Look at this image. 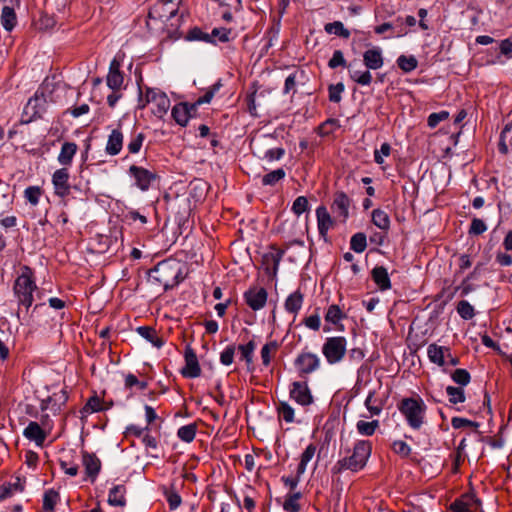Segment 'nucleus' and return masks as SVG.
<instances>
[{
    "label": "nucleus",
    "mask_w": 512,
    "mask_h": 512,
    "mask_svg": "<svg viewBox=\"0 0 512 512\" xmlns=\"http://www.w3.org/2000/svg\"><path fill=\"white\" fill-rule=\"evenodd\" d=\"M344 91V84L337 83L335 85L329 86V100L334 103H338L341 101V94Z\"/></svg>",
    "instance_id": "obj_61"
},
{
    "label": "nucleus",
    "mask_w": 512,
    "mask_h": 512,
    "mask_svg": "<svg viewBox=\"0 0 512 512\" xmlns=\"http://www.w3.org/2000/svg\"><path fill=\"white\" fill-rule=\"evenodd\" d=\"M285 176V170L283 168H278L262 176L261 183L263 186H274L276 183L283 180Z\"/></svg>",
    "instance_id": "obj_35"
},
{
    "label": "nucleus",
    "mask_w": 512,
    "mask_h": 512,
    "mask_svg": "<svg viewBox=\"0 0 512 512\" xmlns=\"http://www.w3.org/2000/svg\"><path fill=\"white\" fill-rule=\"evenodd\" d=\"M347 340L342 336L328 337L322 346L326 361L334 365L342 361L346 354Z\"/></svg>",
    "instance_id": "obj_6"
},
{
    "label": "nucleus",
    "mask_w": 512,
    "mask_h": 512,
    "mask_svg": "<svg viewBox=\"0 0 512 512\" xmlns=\"http://www.w3.org/2000/svg\"><path fill=\"white\" fill-rule=\"evenodd\" d=\"M128 173L134 179L135 185L141 191H147L151 184L157 179V174L155 172L137 165H131Z\"/></svg>",
    "instance_id": "obj_7"
},
{
    "label": "nucleus",
    "mask_w": 512,
    "mask_h": 512,
    "mask_svg": "<svg viewBox=\"0 0 512 512\" xmlns=\"http://www.w3.org/2000/svg\"><path fill=\"white\" fill-rule=\"evenodd\" d=\"M363 62L367 69L378 70L383 67L384 59L382 50L379 47H373L363 53Z\"/></svg>",
    "instance_id": "obj_16"
},
{
    "label": "nucleus",
    "mask_w": 512,
    "mask_h": 512,
    "mask_svg": "<svg viewBox=\"0 0 512 512\" xmlns=\"http://www.w3.org/2000/svg\"><path fill=\"white\" fill-rule=\"evenodd\" d=\"M349 206L350 199L344 192H338L335 194L331 206L333 213L345 220L349 215Z\"/></svg>",
    "instance_id": "obj_19"
},
{
    "label": "nucleus",
    "mask_w": 512,
    "mask_h": 512,
    "mask_svg": "<svg viewBox=\"0 0 512 512\" xmlns=\"http://www.w3.org/2000/svg\"><path fill=\"white\" fill-rule=\"evenodd\" d=\"M397 64L401 70L408 73L417 68L418 61L414 56L401 55L397 59Z\"/></svg>",
    "instance_id": "obj_48"
},
{
    "label": "nucleus",
    "mask_w": 512,
    "mask_h": 512,
    "mask_svg": "<svg viewBox=\"0 0 512 512\" xmlns=\"http://www.w3.org/2000/svg\"><path fill=\"white\" fill-rule=\"evenodd\" d=\"M372 222L375 226H377L381 230L386 231L390 228V218H389L388 214L381 209L373 210Z\"/></svg>",
    "instance_id": "obj_34"
},
{
    "label": "nucleus",
    "mask_w": 512,
    "mask_h": 512,
    "mask_svg": "<svg viewBox=\"0 0 512 512\" xmlns=\"http://www.w3.org/2000/svg\"><path fill=\"white\" fill-rule=\"evenodd\" d=\"M302 497L300 492L289 493L285 497V501L283 503V509L286 512H299L300 504L299 500Z\"/></svg>",
    "instance_id": "obj_37"
},
{
    "label": "nucleus",
    "mask_w": 512,
    "mask_h": 512,
    "mask_svg": "<svg viewBox=\"0 0 512 512\" xmlns=\"http://www.w3.org/2000/svg\"><path fill=\"white\" fill-rule=\"evenodd\" d=\"M185 40H187V41H202L205 43L216 44V41L212 39V36H210L209 33L202 31V29L199 27L191 28L187 32V34L185 36Z\"/></svg>",
    "instance_id": "obj_32"
},
{
    "label": "nucleus",
    "mask_w": 512,
    "mask_h": 512,
    "mask_svg": "<svg viewBox=\"0 0 512 512\" xmlns=\"http://www.w3.org/2000/svg\"><path fill=\"white\" fill-rule=\"evenodd\" d=\"M325 31L328 34H335L337 36H340L342 38H349L350 37V31L346 29L342 22L340 21H334L332 23H327L325 25Z\"/></svg>",
    "instance_id": "obj_41"
},
{
    "label": "nucleus",
    "mask_w": 512,
    "mask_h": 512,
    "mask_svg": "<svg viewBox=\"0 0 512 512\" xmlns=\"http://www.w3.org/2000/svg\"><path fill=\"white\" fill-rule=\"evenodd\" d=\"M123 139V134L119 129L112 130L107 140L106 153L111 156L119 154L123 147Z\"/></svg>",
    "instance_id": "obj_21"
},
{
    "label": "nucleus",
    "mask_w": 512,
    "mask_h": 512,
    "mask_svg": "<svg viewBox=\"0 0 512 512\" xmlns=\"http://www.w3.org/2000/svg\"><path fill=\"white\" fill-rule=\"evenodd\" d=\"M234 354H235V346H233V345L227 346L220 354V362L225 366L231 365L234 360Z\"/></svg>",
    "instance_id": "obj_64"
},
{
    "label": "nucleus",
    "mask_w": 512,
    "mask_h": 512,
    "mask_svg": "<svg viewBox=\"0 0 512 512\" xmlns=\"http://www.w3.org/2000/svg\"><path fill=\"white\" fill-rule=\"evenodd\" d=\"M69 172L66 167L57 169L52 175V184L55 194L60 197H66L70 194L71 186L69 184Z\"/></svg>",
    "instance_id": "obj_12"
},
{
    "label": "nucleus",
    "mask_w": 512,
    "mask_h": 512,
    "mask_svg": "<svg viewBox=\"0 0 512 512\" xmlns=\"http://www.w3.org/2000/svg\"><path fill=\"white\" fill-rule=\"evenodd\" d=\"M456 310L464 320H470L475 316L474 307L466 300L459 301Z\"/></svg>",
    "instance_id": "obj_47"
},
{
    "label": "nucleus",
    "mask_w": 512,
    "mask_h": 512,
    "mask_svg": "<svg viewBox=\"0 0 512 512\" xmlns=\"http://www.w3.org/2000/svg\"><path fill=\"white\" fill-rule=\"evenodd\" d=\"M290 397L302 406H308L313 402V396L307 382H293L290 387Z\"/></svg>",
    "instance_id": "obj_13"
},
{
    "label": "nucleus",
    "mask_w": 512,
    "mask_h": 512,
    "mask_svg": "<svg viewBox=\"0 0 512 512\" xmlns=\"http://www.w3.org/2000/svg\"><path fill=\"white\" fill-rule=\"evenodd\" d=\"M279 417L287 423L294 421V409L287 402H280L278 406Z\"/></svg>",
    "instance_id": "obj_54"
},
{
    "label": "nucleus",
    "mask_w": 512,
    "mask_h": 512,
    "mask_svg": "<svg viewBox=\"0 0 512 512\" xmlns=\"http://www.w3.org/2000/svg\"><path fill=\"white\" fill-rule=\"evenodd\" d=\"M392 450L401 457H408L411 453L410 446L402 440L394 441L392 444Z\"/></svg>",
    "instance_id": "obj_60"
},
{
    "label": "nucleus",
    "mask_w": 512,
    "mask_h": 512,
    "mask_svg": "<svg viewBox=\"0 0 512 512\" xmlns=\"http://www.w3.org/2000/svg\"><path fill=\"white\" fill-rule=\"evenodd\" d=\"M449 112L448 111H440L437 113H432L428 116L427 124L430 128H435L441 121L448 119Z\"/></svg>",
    "instance_id": "obj_62"
},
{
    "label": "nucleus",
    "mask_w": 512,
    "mask_h": 512,
    "mask_svg": "<svg viewBox=\"0 0 512 512\" xmlns=\"http://www.w3.org/2000/svg\"><path fill=\"white\" fill-rule=\"evenodd\" d=\"M372 452V444L368 440H359L354 444L351 455H348L336 462L333 467L334 473H341L345 470L357 472L364 468Z\"/></svg>",
    "instance_id": "obj_1"
},
{
    "label": "nucleus",
    "mask_w": 512,
    "mask_h": 512,
    "mask_svg": "<svg viewBox=\"0 0 512 512\" xmlns=\"http://www.w3.org/2000/svg\"><path fill=\"white\" fill-rule=\"evenodd\" d=\"M349 76L354 82L362 86H368L372 82V74L369 70L359 71L349 69Z\"/></svg>",
    "instance_id": "obj_40"
},
{
    "label": "nucleus",
    "mask_w": 512,
    "mask_h": 512,
    "mask_svg": "<svg viewBox=\"0 0 512 512\" xmlns=\"http://www.w3.org/2000/svg\"><path fill=\"white\" fill-rule=\"evenodd\" d=\"M452 380L461 386H466L470 383L471 376L466 369H456L451 373Z\"/></svg>",
    "instance_id": "obj_52"
},
{
    "label": "nucleus",
    "mask_w": 512,
    "mask_h": 512,
    "mask_svg": "<svg viewBox=\"0 0 512 512\" xmlns=\"http://www.w3.org/2000/svg\"><path fill=\"white\" fill-rule=\"evenodd\" d=\"M108 503L111 506L124 507L126 505V487L119 484L111 488L108 495Z\"/></svg>",
    "instance_id": "obj_27"
},
{
    "label": "nucleus",
    "mask_w": 512,
    "mask_h": 512,
    "mask_svg": "<svg viewBox=\"0 0 512 512\" xmlns=\"http://www.w3.org/2000/svg\"><path fill=\"white\" fill-rule=\"evenodd\" d=\"M197 432L196 424L181 426L177 431V436L184 442L190 443L194 440Z\"/></svg>",
    "instance_id": "obj_42"
},
{
    "label": "nucleus",
    "mask_w": 512,
    "mask_h": 512,
    "mask_svg": "<svg viewBox=\"0 0 512 512\" xmlns=\"http://www.w3.org/2000/svg\"><path fill=\"white\" fill-rule=\"evenodd\" d=\"M350 247L356 253H362L367 247L366 235L362 232H358L351 237Z\"/></svg>",
    "instance_id": "obj_43"
},
{
    "label": "nucleus",
    "mask_w": 512,
    "mask_h": 512,
    "mask_svg": "<svg viewBox=\"0 0 512 512\" xmlns=\"http://www.w3.org/2000/svg\"><path fill=\"white\" fill-rule=\"evenodd\" d=\"M283 255L284 251L279 249H275L274 251L264 254L263 261L265 264H272L273 274L277 273Z\"/></svg>",
    "instance_id": "obj_39"
},
{
    "label": "nucleus",
    "mask_w": 512,
    "mask_h": 512,
    "mask_svg": "<svg viewBox=\"0 0 512 512\" xmlns=\"http://www.w3.org/2000/svg\"><path fill=\"white\" fill-rule=\"evenodd\" d=\"M136 331L141 337L149 341L154 347L161 348L164 345V341L158 337L154 328L150 326H139Z\"/></svg>",
    "instance_id": "obj_30"
},
{
    "label": "nucleus",
    "mask_w": 512,
    "mask_h": 512,
    "mask_svg": "<svg viewBox=\"0 0 512 512\" xmlns=\"http://www.w3.org/2000/svg\"><path fill=\"white\" fill-rule=\"evenodd\" d=\"M59 501V493L54 489L45 491L43 495V510L44 512H54L55 506Z\"/></svg>",
    "instance_id": "obj_38"
},
{
    "label": "nucleus",
    "mask_w": 512,
    "mask_h": 512,
    "mask_svg": "<svg viewBox=\"0 0 512 512\" xmlns=\"http://www.w3.org/2000/svg\"><path fill=\"white\" fill-rule=\"evenodd\" d=\"M446 393L449 397V402L452 404L463 403L466 400L464 389L462 387L448 386Z\"/></svg>",
    "instance_id": "obj_44"
},
{
    "label": "nucleus",
    "mask_w": 512,
    "mask_h": 512,
    "mask_svg": "<svg viewBox=\"0 0 512 512\" xmlns=\"http://www.w3.org/2000/svg\"><path fill=\"white\" fill-rule=\"evenodd\" d=\"M180 269L174 261H162L158 263L149 273V276L154 281L161 284L164 289L173 287L178 283V275Z\"/></svg>",
    "instance_id": "obj_5"
},
{
    "label": "nucleus",
    "mask_w": 512,
    "mask_h": 512,
    "mask_svg": "<svg viewBox=\"0 0 512 512\" xmlns=\"http://www.w3.org/2000/svg\"><path fill=\"white\" fill-rule=\"evenodd\" d=\"M0 22L6 31L11 32L17 25L15 9L10 6H4L2 8Z\"/></svg>",
    "instance_id": "obj_28"
},
{
    "label": "nucleus",
    "mask_w": 512,
    "mask_h": 512,
    "mask_svg": "<svg viewBox=\"0 0 512 512\" xmlns=\"http://www.w3.org/2000/svg\"><path fill=\"white\" fill-rule=\"evenodd\" d=\"M479 500L474 498L473 496H464L462 499L455 500L450 509L453 512H473L471 510L472 504H478Z\"/></svg>",
    "instance_id": "obj_31"
},
{
    "label": "nucleus",
    "mask_w": 512,
    "mask_h": 512,
    "mask_svg": "<svg viewBox=\"0 0 512 512\" xmlns=\"http://www.w3.org/2000/svg\"><path fill=\"white\" fill-rule=\"evenodd\" d=\"M277 349V343L276 342H269L265 344L261 349V359L262 363L265 366H268L271 362V354L272 352H275Z\"/></svg>",
    "instance_id": "obj_55"
},
{
    "label": "nucleus",
    "mask_w": 512,
    "mask_h": 512,
    "mask_svg": "<svg viewBox=\"0 0 512 512\" xmlns=\"http://www.w3.org/2000/svg\"><path fill=\"white\" fill-rule=\"evenodd\" d=\"M308 209V200L305 196L297 197L292 205V211L297 215L303 214Z\"/></svg>",
    "instance_id": "obj_63"
},
{
    "label": "nucleus",
    "mask_w": 512,
    "mask_h": 512,
    "mask_svg": "<svg viewBox=\"0 0 512 512\" xmlns=\"http://www.w3.org/2000/svg\"><path fill=\"white\" fill-rule=\"evenodd\" d=\"M246 304L254 311L262 309L267 302L268 293L263 287H251L244 293Z\"/></svg>",
    "instance_id": "obj_10"
},
{
    "label": "nucleus",
    "mask_w": 512,
    "mask_h": 512,
    "mask_svg": "<svg viewBox=\"0 0 512 512\" xmlns=\"http://www.w3.org/2000/svg\"><path fill=\"white\" fill-rule=\"evenodd\" d=\"M49 434L50 433L36 421H30L23 430V436L27 440L34 442L37 447L44 446L45 440Z\"/></svg>",
    "instance_id": "obj_14"
},
{
    "label": "nucleus",
    "mask_w": 512,
    "mask_h": 512,
    "mask_svg": "<svg viewBox=\"0 0 512 512\" xmlns=\"http://www.w3.org/2000/svg\"><path fill=\"white\" fill-rule=\"evenodd\" d=\"M303 301V293L300 290H296L286 298L284 308L288 313L296 316L302 308Z\"/></svg>",
    "instance_id": "obj_25"
},
{
    "label": "nucleus",
    "mask_w": 512,
    "mask_h": 512,
    "mask_svg": "<svg viewBox=\"0 0 512 512\" xmlns=\"http://www.w3.org/2000/svg\"><path fill=\"white\" fill-rule=\"evenodd\" d=\"M230 34H231L230 29L214 28L209 35L212 36V39L215 40L216 42L219 41V42L225 43L230 40Z\"/></svg>",
    "instance_id": "obj_58"
},
{
    "label": "nucleus",
    "mask_w": 512,
    "mask_h": 512,
    "mask_svg": "<svg viewBox=\"0 0 512 512\" xmlns=\"http://www.w3.org/2000/svg\"><path fill=\"white\" fill-rule=\"evenodd\" d=\"M185 366L181 370L182 376L186 378H197L201 375V368L198 362L197 355L191 346H186L185 353Z\"/></svg>",
    "instance_id": "obj_11"
},
{
    "label": "nucleus",
    "mask_w": 512,
    "mask_h": 512,
    "mask_svg": "<svg viewBox=\"0 0 512 512\" xmlns=\"http://www.w3.org/2000/svg\"><path fill=\"white\" fill-rule=\"evenodd\" d=\"M123 81L124 78L120 71V63L116 59H113L109 66L107 85L112 90H119L123 84Z\"/></svg>",
    "instance_id": "obj_18"
},
{
    "label": "nucleus",
    "mask_w": 512,
    "mask_h": 512,
    "mask_svg": "<svg viewBox=\"0 0 512 512\" xmlns=\"http://www.w3.org/2000/svg\"><path fill=\"white\" fill-rule=\"evenodd\" d=\"M194 112H196V109L191 108V105L181 102L172 108L171 115L177 124L186 126Z\"/></svg>",
    "instance_id": "obj_17"
},
{
    "label": "nucleus",
    "mask_w": 512,
    "mask_h": 512,
    "mask_svg": "<svg viewBox=\"0 0 512 512\" xmlns=\"http://www.w3.org/2000/svg\"><path fill=\"white\" fill-rule=\"evenodd\" d=\"M398 409L412 429L418 430L422 427L427 407L421 398H403Z\"/></svg>",
    "instance_id": "obj_3"
},
{
    "label": "nucleus",
    "mask_w": 512,
    "mask_h": 512,
    "mask_svg": "<svg viewBox=\"0 0 512 512\" xmlns=\"http://www.w3.org/2000/svg\"><path fill=\"white\" fill-rule=\"evenodd\" d=\"M36 288L32 269L28 266H23L21 274L16 278L13 287L19 305L29 309L34 301L33 292Z\"/></svg>",
    "instance_id": "obj_2"
},
{
    "label": "nucleus",
    "mask_w": 512,
    "mask_h": 512,
    "mask_svg": "<svg viewBox=\"0 0 512 512\" xmlns=\"http://www.w3.org/2000/svg\"><path fill=\"white\" fill-rule=\"evenodd\" d=\"M256 348L254 341H249L245 345H239L238 349L241 352V359L246 361L247 365H250L253 360V353Z\"/></svg>",
    "instance_id": "obj_53"
},
{
    "label": "nucleus",
    "mask_w": 512,
    "mask_h": 512,
    "mask_svg": "<svg viewBox=\"0 0 512 512\" xmlns=\"http://www.w3.org/2000/svg\"><path fill=\"white\" fill-rule=\"evenodd\" d=\"M285 154V150L281 147L271 148L264 152L263 156H259L262 159L267 160L268 162L278 161Z\"/></svg>",
    "instance_id": "obj_57"
},
{
    "label": "nucleus",
    "mask_w": 512,
    "mask_h": 512,
    "mask_svg": "<svg viewBox=\"0 0 512 512\" xmlns=\"http://www.w3.org/2000/svg\"><path fill=\"white\" fill-rule=\"evenodd\" d=\"M340 127H341V125H340L339 120L330 118V119H327L325 122H323L321 125H319L318 133L321 136H328V135L332 134L333 132H335Z\"/></svg>",
    "instance_id": "obj_45"
},
{
    "label": "nucleus",
    "mask_w": 512,
    "mask_h": 512,
    "mask_svg": "<svg viewBox=\"0 0 512 512\" xmlns=\"http://www.w3.org/2000/svg\"><path fill=\"white\" fill-rule=\"evenodd\" d=\"M345 318V314L342 312L338 305H330L325 314V320L332 324H337L340 320Z\"/></svg>",
    "instance_id": "obj_49"
},
{
    "label": "nucleus",
    "mask_w": 512,
    "mask_h": 512,
    "mask_svg": "<svg viewBox=\"0 0 512 512\" xmlns=\"http://www.w3.org/2000/svg\"><path fill=\"white\" fill-rule=\"evenodd\" d=\"M144 139L145 136L143 133H138L135 136H133L127 145L128 151L131 154L138 153L143 145Z\"/></svg>",
    "instance_id": "obj_56"
},
{
    "label": "nucleus",
    "mask_w": 512,
    "mask_h": 512,
    "mask_svg": "<svg viewBox=\"0 0 512 512\" xmlns=\"http://www.w3.org/2000/svg\"><path fill=\"white\" fill-rule=\"evenodd\" d=\"M294 365L300 374H311L320 367V358L317 354L302 352L296 357Z\"/></svg>",
    "instance_id": "obj_9"
},
{
    "label": "nucleus",
    "mask_w": 512,
    "mask_h": 512,
    "mask_svg": "<svg viewBox=\"0 0 512 512\" xmlns=\"http://www.w3.org/2000/svg\"><path fill=\"white\" fill-rule=\"evenodd\" d=\"M82 465L84 466L86 476L91 482H94L101 470V461L94 454L87 451L82 452Z\"/></svg>",
    "instance_id": "obj_15"
},
{
    "label": "nucleus",
    "mask_w": 512,
    "mask_h": 512,
    "mask_svg": "<svg viewBox=\"0 0 512 512\" xmlns=\"http://www.w3.org/2000/svg\"><path fill=\"white\" fill-rule=\"evenodd\" d=\"M84 412L86 413H95L105 410L103 401L97 396L94 395L90 397L83 407Z\"/></svg>",
    "instance_id": "obj_50"
},
{
    "label": "nucleus",
    "mask_w": 512,
    "mask_h": 512,
    "mask_svg": "<svg viewBox=\"0 0 512 512\" xmlns=\"http://www.w3.org/2000/svg\"><path fill=\"white\" fill-rule=\"evenodd\" d=\"M316 452V447L309 444L300 456V462L297 466L298 474H304L308 463L312 460Z\"/></svg>",
    "instance_id": "obj_36"
},
{
    "label": "nucleus",
    "mask_w": 512,
    "mask_h": 512,
    "mask_svg": "<svg viewBox=\"0 0 512 512\" xmlns=\"http://www.w3.org/2000/svg\"><path fill=\"white\" fill-rule=\"evenodd\" d=\"M222 87L221 80H218L215 84H213L203 96L199 97L195 103L191 104V108L197 109L198 106L202 104H208L213 99L214 95L220 90Z\"/></svg>",
    "instance_id": "obj_33"
},
{
    "label": "nucleus",
    "mask_w": 512,
    "mask_h": 512,
    "mask_svg": "<svg viewBox=\"0 0 512 512\" xmlns=\"http://www.w3.org/2000/svg\"><path fill=\"white\" fill-rule=\"evenodd\" d=\"M67 398V394L64 390H62L59 394L54 393L52 396H48L47 398L41 400L40 409L42 412L49 409L56 412L60 409V405L66 402Z\"/></svg>",
    "instance_id": "obj_22"
},
{
    "label": "nucleus",
    "mask_w": 512,
    "mask_h": 512,
    "mask_svg": "<svg viewBox=\"0 0 512 512\" xmlns=\"http://www.w3.org/2000/svg\"><path fill=\"white\" fill-rule=\"evenodd\" d=\"M378 426H379L378 420H373L371 422H366V421L360 420L356 424L357 431L361 435H365V436L373 435L375 433L376 429L378 428Z\"/></svg>",
    "instance_id": "obj_46"
},
{
    "label": "nucleus",
    "mask_w": 512,
    "mask_h": 512,
    "mask_svg": "<svg viewBox=\"0 0 512 512\" xmlns=\"http://www.w3.org/2000/svg\"><path fill=\"white\" fill-rule=\"evenodd\" d=\"M328 66L331 69H335L339 66L346 67L347 63L341 50H335L331 59L328 62Z\"/></svg>",
    "instance_id": "obj_59"
},
{
    "label": "nucleus",
    "mask_w": 512,
    "mask_h": 512,
    "mask_svg": "<svg viewBox=\"0 0 512 512\" xmlns=\"http://www.w3.org/2000/svg\"><path fill=\"white\" fill-rule=\"evenodd\" d=\"M163 493L171 510H175L181 505L182 499L177 491L174 489L164 488Z\"/></svg>",
    "instance_id": "obj_51"
},
{
    "label": "nucleus",
    "mask_w": 512,
    "mask_h": 512,
    "mask_svg": "<svg viewBox=\"0 0 512 512\" xmlns=\"http://www.w3.org/2000/svg\"><path fill=\"white\" fill-rule=\"evenodd\" d=\"M316 217L319 234L325 238L333 225V220L325 206L316 209Z\"/></svg>",
    "instance_id": "obj_20"
},
{
    "label": "nucleus",
    "mask_w": 512,
    "mask_h": 512,
    "mask_svg": "<svg viewBox=\"0 0 512 512\" xmlns=\"http://www.w3.org/2000/svg\"><path fill=\"white\" fill-rule=\"evenodd\" d=\"M449 351L450 349L447 347L432 343L427 348V355L432 363L438 366H444L446 364V353Z\"/></svg>",
    "instance_id": "obj_24"
},
{
    "label": "nucleus",
    "mask_w": 512,
    "mask_h": 512,
    "mask_svg": "<svg viewBox=\"0 0 512 512\" xmlns=\"http://www.w3.org/2000/svg\"><path fill=\"white\" fill-rule=\"evenodd\" d=\"M77 149L78 147L74 142L63 143L60 153L57 157L58 162L64 167L70 166L77 152Z\"/></svg>",
    "instance_id": "obj_26"
},
{
    "label": "nucleus",
    "mask_w": 512,
    "mask_h": 512,
    "mask_svg": "<svg viewBox=\"0 0 512 512\" xmlns=\"http://www.w3.org/2000/svg\"><path fill=\"white\" fill-rule=\"evenodd\" d=\"M371 276L381 291H386L391 288V281L385 267L375 266L371 271Z\"/></svg>",
    "instance_id": "obj_23"
},
{
    "label": "nucleus",
    "mask_w": 512,
    "mask_h": 512,
    "mask_svg": "<svg viewBox=\"0 0 512 512\" xmlns=\"http://www.w3.org/2000/svg\"><path fill=\"white\" fill-rule=\"evenodd\" d=\"M177 13V6L168 3L166 0H158L148 12V18L151 20L168 21Z\"/></svg>",
    "instance_id": "obj_8"
},
{
    "label": "nucleus",
    "mask_w": 512,
    "mask_h": 512,
    "mask_svg": "<svg viewBox=\"0 0 512 512\" xmlns=\"http://www.w3.org/2000/svg\"><path fill=\"white\" fill-rule=\"evenodd\" d=\"M151 105V112L154 116L162 119L168 112L171 102L168 96L157 88H146L145 94L139 100V108Z\"/></svg>",
    "instance_id": "obj_4"
},
{
    "label": "nucleus",
    "mask_w": 512,
    "mask_h": 512,
    "mask_svg": "<svg viewBox=\"0 0 512 512\" xmlns=\"http://www.w3.org/2000/svg\"><path fill=\"white\" fill-rule=\"evenodd\" d=\"M24 490V481L17 477L15 482L5 483L0 486V501L8 497H11L15 493L22 492Z\"/></svg>",
    "instance_id": "obj_29"
}]
</instances>
